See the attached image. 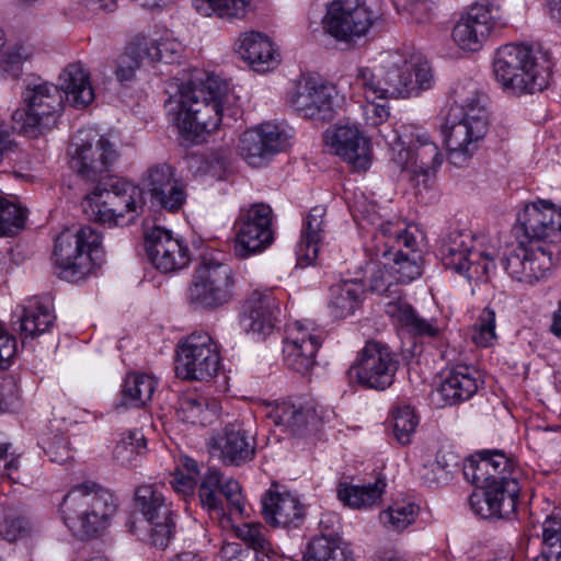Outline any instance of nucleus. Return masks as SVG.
Segmentation results:
<instances>
[{
    "mask_svg": "<svg viewBox=\"0 0 561 561\" xmlns=\"http://www.w3.org/2000/svg\"><path fill=\"white\" fill-rule=\"evenodd\" d=\"M228 87L216 76L197 72L169 99V114L184 141L198 145L222 119Z\"/></svg>",
    "mask_w": 561,
    "mask_h": 561,
    "instance_id": "f257e3e1",
    "label": "nucleus"
},
{
    "mask_svg": "<svg viewBox=\"0 0 561 561\" xmlns=\"http://www.w3.org/2000/svg\"><path fill=\"white\" fill-rule=\"evenodd\" d=\"M454 102L444 124L448 161L465 165L489 130L488 96L473 82L454 89Z\"/></svg>",
    "mask_w": 561,
    "mask_h": 561,
    "instance_id": "f03ea898",
    "label": "nucleus"
},
{
    "mask_svg": "<svg viewBox=\"0 0 561 561\" xmlns=\"http://www.w3.org/2000/svg\"><path fill=\"white\" fill-rule=\"evenodd\" d=\"M355 83L365 99L387 101L417 96L433 88L435 78L431 65L422 56L403 60L388 55L378 66L358 68Z\"/></svg>",
    "mask_w": 561,
    "mask_h": 561,
    "instance_id": "7ed1b4c3",
    "label": "nucleus"
},
{
    "mask_svg": "<svg viewBox=\"0 0 561 561\" xmlns=\"http://www.w3.org/2000/svg\"><path fill=\"white\" fill-rule=\"evenodd\" d=\"M493 72L503 90L514 94H534L545 90L551 78L548 55L523 44L501 46L494 56Z\"/></svg>",
    "mask_w": 561,
    "mask_h": 561,
    "instance_id": "20e7f679",
    "label": "nucleus"
},
{
    "mask_svg": "<svg viewBox=\"0 0 561 561\" xmlns=\"http://www.w3.org/2000/svg\"><path fill=\"white\" fill-rule=\"evenodd\" d=\"M117 506V499L110 490L96 483H83L65 495L60 512L72 535L85 540L108 527Z\"/></svg>",
    "mask_w": 561,
    "mask_h": 561,
    "instance_id": "39448f33",
    "label": "nucleus"
},
{
    "mask_svg": "<svg viewBox=\"0 0 561 561\" xmlns=\"http://www.w3.org/2000/svg\"><path fill=\"white\" fill-rule=\"evenodd\" d=\"M22 106L11 116L12 128L28 138H38L57 126L64 110V95L58 85L42 78L24 81Z\"/></svg>",
    "mask_w": 561,
    "mask_h": 561,
    "instance_id": "423d86ee",
    "label": "nucleus"
},
{
    "mask_svg": "<svg viewBox=\"0 0 561 561\" xmlns=\"http://www.w3.org/2000/svg\"><path fill=\"white\" fill-rule=\"evenodd\" d=\"M142 191L138 186L119 179H110L99 184L82 201V208L91 220L108 225L129 224L138 216L142 208Z\"/></svg>",
    "mask_w": 561,
    "mask_h": 561,
    "instance_id": "0eeeda50",
    "label": "nucleus"
},
{
    "mask_svg": "<svg viewBox=\"0 0 561 561\" xmlns=\"http://www.w3.org/2000/svg\"><path fill=\"white\" fill-rule=\"evenodd\" d=\"M102 237L90 226L67 228L55 240L53 260L58 276L68 282L82 279L91 263L100 259Z\"/></svg>",
    "mask_w": 561,
    "mask_h": 561,
    "instance_id": "6e6552de",
    "label": "nucleus"
},
{
    "mask_svg": "<svg viewBox=\"0 0 561 561\" xmlns=\"http://www.w3.org/2000/svg\"><path fill=\"white\" fill-rule=\"evenodd\" d=\"M234 286L236 274L230 265L204 256L187 289L188 304L195 310H215L233 299Z\"/></svg>",
    "mask_w": 561,
    "mask_h": 561,
    "instance_id": "1a4fd4ad",
    "label": "nucleus"
},
{
    "mask_svg": "<svg viewBox=\"0 0 561 561\" xmlns=\"http://www.w3.org/2000/svg\"><path fill=\"white\" fill-rule=\"evenodd\" d=\"M519 225H522L519 222ZM527 243L519 241L507 245L502 259V265L508 275L520 283L534 284L543 278L552 265V252L546 245L547 239H539L526 233L519 227Z\"/></svg>",
    "mask_w": 561,
    "mask_h": 561,
    "instance_id": "9d476101",
    "label": "nucleus"
},
{
    "mask_svg": "<svg viewBox=\"0 0 561 561\" xmlns=\"http://www.w3.org/2000/svg\"><path fill=\"white\" fill-rule=\"evenodd\" d=\"M234 254L248 259L264 252L275 239L273 210L265 203L242 207L234 222Z\"/></svg>",
    "mask_w": 561,
    "mask_h": 561,
    "instance_id": "9b49d317",
    "label": "nucleus"
},
{
    "mask_svg": "<svg viewBox=\"0 0 561 561\" xmlns=\"http://www.w3.org/2000/svg\"><path fill=\"white\" fill-rule=\"evenodd\" d=\"M220 354L216 342L205 332H194L176 352L175 373L185 380H210L219 370Z\"/></svg>",
    "mask_w": 561,
    "mask_h": 561,
    "instance_id": "f8f14e48",
    "label": "nucleus"
},
{
    "mask_svg": "<svg viewBox=\"0 0 561 561\" xmlns=\"http://www.w3.org/2000/svg\"><path fill=\"white\" fill-rule=\"evenodd\" d=\"M199 502L211 518L243 516L245 501L237 480L226 478L217 468H208L198 489Z\"/></svg>",
    "mask_w": 561,
    "mask_h": 561,
    "instance_id": "ddd939ff",
    "label": "nucleus"
},
{
    "mask_svg": "<svg viewBox=\"0 0 561 561\" xmlns=\"http://www.w3.org/2000/svg\"><path fill=\"white\" fill-rule=\"evenodd\" d=\"M375 22L371 10L358 0H334L323 19L325 32L339 42L352 43L369 32Z\"/></svg>",
    "mask_w": 561,
    "mask_h": 561,
    "instance_id": "4468645a",
    "label": "nucleus"
},
{
    "mask_svg": "<svg viewBox=\"0 0 561 561\" xmlns=\"http://www.w3.org/2000/svg\"><path fill=\"white\" fill-rule=\"evenodd\" d=\"M443 265L458 274L472 277L473 274H489L494 265V255L486 251L473 250L470 233L453 231L444 238L439 248Z\"/></svg>",
    "mask_w": 561,
    "mask_h": 561,
    "instance_id": "2eb2a0df",
    "label": "nucleus"
},
{
    "mask_svg": "<svg viewBox=\"0 0 561 561\" xmlns=\"http://www.w3.org/2000/svg\"><path fill=\"white\" fill-rule=\"evenodd\" d=\"M398 365L387 345L373 341L366 343L351 371L365 388L385 390L393 383Z\"/></svg>",
    "mask_w": 561,
    "mask_h": 561,
    "instance_id": "dca6fc26",
    "label": "nucleus"
},
{
    "mask_svg": "<svg viewBox=\"0 0 561 561\" xmlns=\"http://www.w3.org/2000/svg\"><path fill=\"white\" fill-rule=\"evenodd\" d=\"M337 91L331 83L316 78L299 81L289 96V104L301 117L329 121L333 117Z\"/></svg>",
    "mask_w": 561,
    "mask_h": 561,
    "instance_id": "f3484780",
    "label": "nucleus"
},
{
    "mask_svg": "<svg viewBox=\"0 0 561 561\" xmlns=\"http://www.w3.org/2000/svg\"><path fill=\"white\" fill-rule=\"evenodd\" d=\"M519 491L516 478H502V481L474 491L469 496V505L482 518H510L516 512Z\"/></svg>",
    "mask_w": 561,
    "mask_h": 561,
    "instance_id": "a211bd4d",
    "label": "nucleus"
},
{
    "mask_svg": "<svg viewBox=\"0 0 561 561\" xmlns=\"http://www.w3.org/2000/svg\"><path fill=\"white\" fill-rule=\"evenodd\" d=\"M322 341V332L311 323L295 321L288 327L283 348L285 365L298 374H308L316 365V354Z\"/></svg>",
    "mask_w": 561,
    "mask_h": 561,
    "instance_id": "6ab92c4d",
    "label": "nucleus"
},
{
    "mask_svg": "<svg viewBox=\"0 0 561 561\" xmlns=\"http://www.w3.org/2000/svg\"><path fill=\"white\" fill-rule=\"evenodd\" d=\"M145 248L151 264L162 273L182 270L191 261L190 250L183 240L160 226L145 231Z\"/></svg>",
    "mask_w": 561,
    "mask_h": 561,
    "instance_id": "aec40b11",
    "label": "nucleus"
},
{
    "mask_svg": "<svg viewBox=\"0 0 561 561\" xmlns=\"http://www.w3.org/2000/svg\"><path fill=\"white\" fill-rule=\"evenodd\" d=\"M288 145V134L274 123H263L244 131L239 140L241 157L252 167H261Z\"/></svg>",
    "mask_w": 561,
    "mask_h": 561,
    "instance_id": "412c9836",
    "label": "nucleus"
},
{
    "mask_svg": "<svg viewBox=\"0 0 561 561\" xmlns=\"http://www.w3.org/2000/svg\"><path fill=\"white\" fill-rule=\"evenodd\" d=\"M71 167L84 181L103 183L108 178L112 165L117 159L114 146L100 137L94 144H73Z\"/></svg>",
    "mask_w": 561,
    "mask_h": 561,
    "instance_id": "4be33fe9",
    "label": "nucleus"
},
{
    "mask_svg": "<svg viewBox=\"0 0 561 561\" xmlns=\"http://www.w3.org/2000/svg\"><path fill=\"white\" fill-rule=\"evenodd\" d=\"M325 144L356 171H366L371 162L370 141L355 125H334L325 130Z\"/></svg>",
    "mask_w": 561,
    "mask_h": 561,
    "instance_id": "5701e85b",
    "label": "nucleus"
},
{
    "mask_svg": "<svg viewBox=\"0 0 561 561\" xmlns=\"http://www.w3.org/2000/svg\"><path fill=\"white\" fill-rule=\"evenodd\" d=\"M208 447L227 466H241L255 455V439L241 423L227 424L209 438Z\"/></svg>",
    "mask_w": 561,
    "mask_h": 561,
    "instance_id": "b1692460",
    "label": "nucleus"
},
{
    "mask_svg": "<svg viewBox=\"0 0 561 561\" xmlns=\"http://www.w3.org/2000/svg\"><path fill=\"white\" fill-rule=\"evenodd\" d=\"M493 26L492 4L488 0L476 2L455 24L451 38L460 49L478 51Z\"/></svg>",
    "mask_w": 561,
    "mask_h": 561,
    "instance_id": "393cba45",
    "label": "nucleus"
},
{
    "mask_svg": "<svg viewBox=\"0 0 561 561\" xmlns=\"http://www.w3.org/2000/svg\"><path fill=\"white\" fill-rule=\"evenodd\" d=\"M278 312L271 290H254L242 307L240 322L247 332L266 336L273 331Z\"/></svg>",
    "mask_w": 561,
    "mask_h": 561,
    "instance_id": "a878e982",
    "label": "nucleus"
},
{
    "mask_svg": "<svg viewBox=\"0 0 561 561\" xmlns=\"http://www.w3.org/2000/svg\"><path fill=\"white\" fill-rule=\"evenodd\" d=\"M517 220L531 237L548 239L551 243L561 238V207L554 208L549 202L539 201L526 206Z\"/></svg>",
    "mask_w": 561,
    "mask_h": 561,
    "instance_id": "bb28decb",
    "label": "nucleus"
},
{
    "mask_svg": "<svg viewBox=\"0 0 561 561\" xmlns=\"http://www.w3.org/2000/svg\"><path fill=\"white\" fill-rule=\"evenodd\" d=\"M263 515L267 524L299 527L305 519V506L290 492L268 491L262 499Z\"/></svg>",
    "mask_w": 561,
    "mask_h": 561,
    "instance_id": "cd10ccee",
    "label": "nucleus"
},
{
    "mask_svg": "<svg viewBox=\"0 0 561 561\" xmlns=\"http://www.w3.org/2000/svg\"><path fill=\"white\" fill-rule=\"evenodd\" d=\"M236 51L256 72L270 71L279 62L273 43L260 32L243 33L237 42Z\"/></svg>",
    "mask_w": 561,
    "mask_h": 561,
    "instance_id": "c85d7f7f",
    "label": "nucleus"
},
{
    "mask_svg": "<svg viewBox=\"0 0 561 561\" xmlns=\"http://www.w3.org/2000/svg\"><path fill=\"white\" fill-rule=\"evenodd\" d=\"M478 373L467 366L453 367L440 382L437 392L446 404L454 405L470 399L479 389Z\"/></svg>",
    "mask_w": 561,
    "mask_h": 561,
    "instance_id": "c756f323",
    "label": "nucleus"
},
{
    "mask_svg": "<svg viewBox=\"0 0 561 561\" xmlns=\"http://www.w3.org/2000/svg\"><path fill=\"white\" fill-rule=\"evenodd\" d=\"M325 207L314 206L309 211L301 230V239L296 247L297 265L306 267L318 257L319 244L323 239Z\"/></svg>",
    "mask_w": 561,
    "mask_h": 561,
    "instance_id": "7c9ffc66",
    "label": "nucleus"
},
{
    "mask_svg": "<svg viewBox=\"0 0 561 561\" xmlns=\"http://www.w3.org/2000/svg\"><path fill=\"white\" fill-rule=\"evenodd\" d=\"M385 313L403 325L410 333L421 337H437L442 330L435 319L420 317L403 297H396L385 302Z\"/></svg>",
    "mask_w": 561,
    "mask_h": 561,
    "instance_id": "2f4dec72",
    "label": "nucleus"
},
{
    "mask_svg": "<svg viewBox=\"0 0 561 561\" xmlns=\"http://www.w3.org/2000/svg\"><path fill=\"white\" fill-rule=\"evenodd\" d=\"M58 79V88L72 106L82 108L94 100L90 75L82 64H69L59 75Z\"/></svg>",
    "mask_w": 561,
    "mask_h": 561,
    "instance_id": "473e14b6",
    "label": "nucleus"
},
{
    "mask_svg": "<svg viewBox=\"0 0 561 561\" xmlns=\"http://www.w3.org/2000/svg\"><path fill=\"white\" fill-rule=\"evenodd\" d=\"M377 255L388 259L399 248L415 250L416 236L403 222L386 221L380 224L375 233Z\"/></svg>",
    "mask_w": 561,
    "mask_h": 561,
    "instance_id": "72a5a7b5",
    "label": "nucleus"
},
{
    "mask_svg": "<svg viewBox=\"0 0 561 561\" xmlns=\"http://www.w3.org/2000/svg\"><path fill=\"white\" fill-rule=\"evenodd\" d=\"M219 407L215 400L197 393H186L180 398L176 414L178 417L193 425L206 426L218 416Z\"/></svg>",
    "mask_w": 561,
    "mask_h": 561,
    "instance_id": "f704fd0d",
    "label": "nucleus"
},
{
    "mask_svg": "<svg viewBox=\"0 0 561 561\" xmlns=\"http://www.w3.org/2000/svg\"><path fill=\"white\" fill-rule=\"evenodd\" d=\"M55 316L51 312V305L48 299L45 301H30L23 308V312L19 318V328L16 329L22 339L36 337L53 327Z\"/></svg>",
    "mask_w": 561,
    "mask_h": 561,
    "instance_id": "c9c22d12",
    "label": "nucleus"
},
{
    "mask_svg": "<svg viewBox=\"0 0 561 561\" xmlns=\"http://www.w3.org/2000/svg\"><path fill=\"white\" fill-rule=\"evenodd\" d=\"M157 381L145 373L128 374L124 379L121 400L115 409L144 408L151 400Z\"/></svg>",
    "mask_w": 561,
    "mask_h": 561,
    "instance_id": "e433bc0d",
    "label": "nucleus"
},
{
    "mask_svg": "<svg viewBox=\"0 0 561 561\" xmlns=\"http://www.w3.org/2000/svg\"><path fill=\"white\" fill-rule=\"evenodd\" d=\"M364 286L356 280H345L330 287L329 307L336 318H346L355 312L364 298Z\"/></svg>",
    "mask_w": 561,
    "mask_h": 561,
    "instance_id": "4c0bfd02",
    "label": "nucleus"
},
{
    "mask_svg": "<svg viewBox=\"0 0 561 561\" xmlns=\"http://www.w3.org/2000/svg\"><path fill=\"white\" fill-rule=\"evenodd\" d=\"M135 501L138 510L148 523L167 520L173 514L171 503L168 502L162 489L158 485H140L135 492Z\"/></svg>",
    "mask_w": 561,
    "mask_h": 561,
    "instance_id": "58836bf2",
    "label": "nucleus"
},
{
    "mask_svg": "<svg viewBox=\"0 0 561 561\" xmlns=\"http://www.w3.org/2000/svg\"><path fill=\"white\" fill-rule=\"evenodd\" d=\"M275 424L284 426L289 433L301 436L316 421V411L309 407L291 402L278 403L271 413Z\"/></svg>",
    "mask_w": 561,
    "mask_h": 561,
    "instance_id": "ea45409f",
    "label": "nucleus"
},
{
    "mask_svg": "<svg viewBox=\"0 0 561 561\" xmlns=\"http://www.w3.org/2000/svg\"><path fill=\"white\" fill-rule=\"evenodd\" d=\"M305 558L306 561H355L352 550L335 535L313 537Z\"/></svg>",
    "mask_w": 561,
    "mask_h": 561,
    "instance_id": "a19ab883",
    "label": "nucleus"
},
{
    "mask_svg": "<svg viewBox=\"0 0 561 561\" xmlns=\"http://www.w3.org/2000/svg\"><path fill=\"white\" fill-rule=\"evenodd\" d=\"M420 257L417 247L415 250L397 249L388 259H385L389 276L392 277L397 285L414 280L422 274L419 263Z\"/></svg>",
    "mask_w": 561,
    "mask_h": 561,
    "instance_id": "79ce46f5",
    "label": "nucleus"
},
{
    "mask_svg": "<svg viewBox=\"0 0 561 561\" xmlns=\"http://www.w3.org/2000/svg\"><path fill=\"white\" fill-rule=\"evenodd\" d=\"M385 488L386 483L381 479L373 484L364 485L341 483L337 489V497L345 505L353 508L370 507L380 500Z\"/></svg>",
    "mask_w": 561,
    "mask_h": 561,
    "instance_id": "37998d69",
    "label": "nucleus"
},
{
    "mask_svg": "<svg viewBox=\"0 0 561 561\" xmlns=\"http://www.w3.org/2000/svg\"><path fill=\"white\" fill-rule=\"evenodd\" d=\"M389 145L391 163L401 173L405 174L416 168L412 127H403L400 133L396 131Z\"/></svg>",
    "mask_w": 561,
    "mask_h": 561,
    "instance_id": "c03bdc74",
    "label": "nucleus"
},
{
    "mask_svg": "<svg viewBox=\"0 0 561 561\" xmlns=\"http://www.w3.org/2000/svg\"><path fill=\"white\" fill-rule=\"evenodd\" d=\"M146 36H136L126 47L125 53L119 57L115 75L118 81L133 80L136 70L147 62Z\"/></svg>",
    "mask_w": 561,
    "mask_h": 561,
    "instance_id": "a18cd8bd",
    "label": "nucleus"
},
{
    "mask_svg": "<svg viewBox=\"0 0 561 561\" xmlns=\"http://www.w3.org/2000/svg\"><path fill=\"white\" fill-rule=\"evenodd\" d=\"M146 450V439L139 431H130L123 434L117 442L113 458L122 467H130L136 465L138 458Z\"/></svg>",
    "mask_w": 561,
    "mask_h": 561,
    "instance_id": "49530a36",
    "label": "nucleus"
},
{
    "mask_svg": "<svg viewBox=\"0 0 561 561\" xmlns=\"http://www.w3.org/2000/svg\"><path fill=\"white\" fill-rule=\"evenodd\" d=\"M457 467V459L450 453L438 451L434 461L423 467L421 478L428 486L446 484L454 468Z\"/></svg>",
    "mask_w": 561,
    "mask_h": 561,
    "instance_id": "de8ad7c7",
    "label": "nucleus"
},
{
    "mask_svg": "<svg viewBox=\"0 0 561 561\" xmlns=\"http://www.w3.org/2000/svg\"><path fill=\"white\" fill-rule=\"evenodd\" d=\"M248 0H196L195 8L204 15L210 12L217 14L220 19L232 21L243 19L248 11Z\"/></svg>",
    "mask_w": 561,
    "mask_h": 561,
    "instance_id": "09e8293b",
    "label": "nucleus"
},
{
    "mask_svg": "<svg viewBox=\"0 0 561 561\" xmlns=\"http://www.w3.org/2000/svg\"><path fill=\"white\" fill-rule=\"evenodd\" d=\"M413 145L415 149V160L417 168L436 170L443 163V154L438 147L430 140L426 133L417 128H412Z\"/></svg>",
    "mask_w": 561,
    "mask_h": 561,
    "instance_id": "8fccbe9b",
    "label": "nucleus"
},
{
    "mask_svg": "<svg viewBox=\"0 0 561 561\" xmlns=\"http://www.w3.org/2000/svg\"><path fill=\"white\" fill-rule=\"evenodd\" d=\"M175 178V169L168 163H158L149 167L142 175V187L149 196H160L163 188L178 181Z\"/></svg>",
    "mask_w": 561,
    "mask_h": 561,
    "instance_id": "3c124183",
    "label": "nucleus"
},
{
    "mask_svg": "<svg viewBox=\"0 0 561 561\" xmlns=\"http://www.w3.org/2000/svg\"><path fill=\"white\" fill-rule=\"evenodd\" d=\"M25 219V209L0 193V236L18 233L24 227Z\"/></svg>",
    "mask_w": 561,
    "mask_h": 561,
    "instance_id": "603ef678",
    "label": "nucleus"
},
{
    "mask_svg": "<svg viewBox=\"0 0 561 561\" xmlns=\"http://www.w3.org/2000/svg\"><path fill=\"white\" fill-rule=\"evenodd\" d=\"M236 536L254 551L268 556L272 545L266 536V528L261 523H243L233 527Z\"/></svg>",
    "mask_w": 561,
    "mask_h": 561,
    "instance_id": "864d4df0",
    "label": "nucleus"
},
{
    "mask_svg": "<svg viewBox=\"0 0 561 561\" xmlns=\"http://www.w3.org/2000/svg\"><path fill=\"white\" fill-rule=\"evenodd\" d=\"M542 540L546 550L535 561H561V520L547 517L542 524Z\"/></svg>",
    "mask_w": 561,
    "mask_h": 561,
    "instance_id": "5fc2aeb1",
    "label": "nucleus"
},
{
    "mask_svg": "<svg viewBox=\"0 0 561 561\" xmlns=\"http://www.w3.org/2000/svg\"><path fill=\"white\" fill-rule=\"evenodd\" d=\"M419 419L409 405L397 407L392 412L393 435L398 443L408 445L415 433Z\"/></svg>",
    "mask_w": 561,
    "mask_h": 561,
    "instance_id": "6e6d98bb",
    "label": "nucleus"
},
{
    "mask_svg": "<svg viewBox=\"0 0 561 561\" xmlns=\"http://www.w3.org/2000/svg\"><path fill=\"white\" fill-rule=\"evenodd\" d=\"M417 507L412 504H396L380 513V522L390 531H402L411 525L416 516Z\"/></svg>",
    "mask_w": 561,
    "mask_h": 561,
    "instance_id": "4d7b16f0",
    "label": "nucleus"
},
{
    "mask_svg": "<svg viewBox=\"0 0 561 561\" xmlns=\"http://www.w3.org/2000/svg\"><path fill=\"white\" fill-rule=\"evenodd\" d=\"M496 314L493 309L485 307L480 312L476 323L472 327V341L481 347L493 345L496 340L495 333Z\"/></svg>",
    "mask_w": 561,
    "mask_h": 561,
    "instance_id": "13d9d810",
    "label": "nucleus"
},
{
    "mask_svg": "<svg viewBox=\"0 0 561 561\" xmlns=\"http://www.w3.org/2000/svg\"><path fill=\"white\" fill-rule=\"evenodd\" d=\"M186 197V186L182 180H178L163 188L162 195L151 196L150 203L153 207H159L170 213H175L182 208Z\"/></svg>",
    "mask_w": 561,
    "mask_h": 561,
    "instance_id": "bf43d9fd",
    "label": "nucleus"
},
{
    "mask_svg": "<svg viewBox=\"0 0 561 561\" xmlns=\"http://www.w3.org/2000/svg\"><path fill=\"white\" fill-rule=\"evenodd\" d=\"M147 42V62L164 61L173 62L181 53V45L175 41L165 39L157 42L146 36Z\"/></svg>",
    "mask_w": 561,
    "mask_h": 561,
    "instance_id": "052dcab7",
    "label": "nucleus"
},
{
    "mask_svg": "<svg viewBox=\"0 0 561 561\" xmlns=\"http://www.w3.org/2000/svg\"><path fill=\"white\" fill-rule=\"evenodd\" d=\"M488 470L489 465L488 461H485L482 451L466 459L462 468L465 479L481 490L485 489L486 482L490 480Z\"/></svg>",
    "mask_w": 561,
    "mask_h": 561,
    "instance_id": "680f3d73",
    "label": "nucleus"
},
{
    "mask_svg": "<svg viewBox=\"0 0 561 561\" xmlns=\"http://www.w3.org/2000/svg\"><path fill=\"white\" fill-rule=\"evenodd\" d=\"M369 288L371 291L377 293L383 297V305L390 299L402 297L397 284L388 274V265L385 262L383 267H378L369 279Z\"/></svg>",
    "mask_w": 561,
    "mask_h": 561,
    "instance_id": "e2e57ef3",
    "label": "nucleus"
},
{
    "mask_svg": "<svg viewBox=\"0 0 561 561\" xmlns=\"http://www.w3.org/2000/svg\"><path fill=\"white\" fill-rule=\"evenodd\" d=\"M32 55V47L25 44H14L7 48H0V67L5 71L18 75L20 65Z\"/></svg>",
    "mask_w": 561,
    "mask_h": 561,
    "instance_id": "0e129e2a",
    "label": "nucleus"
},
{
    "mask_svg": "<svg viewBox=\"0 0 561 561\" xmlns=\"http://www.w3.org/2000/svg\"><path fill=\"white\" fill-rule=\"evenodd\" d=\"M149 541L152 546L165 549L174 535L175 524L172 516L167 520L149 522Z\"/></svg>",
    "mask_w": 561,
    "mask_h": 561,
    "instance_id": "69168bd1",
    "label": "nucleus"
},
{
    "mask_svg": "<svg viewBox=\"0 0 561 561\" xmlns=\"http://www.w3.org/2000/svg\"><path fill=\"white\" fill-rule=\"evenodd\" d=\"M42 448L51 462L62 465L71 457L68 439L64 435L42 439Z\"/></svg>",
    "mask_w": 561,
    "mask_h": 561,
    "instance_id": "338daca9",
    "label": "nucleus"
},
{
    "mask_svg": "<svg viewBox=\"0 0 561 561\" xmlns=\"http://www.w3.org/2000/svg\"><path fill=\"white\" fill-rule=\"evenodd\" d=\"M28 533L30 523L24 517L5 519L4 523L0 526L1 537L10 542L26 537Z\"/></svg>",
    "mask_w": 561,
    "mask_h": 561,
    "instance_id": "774afa93",
    "label": "nucleus"
}]
</instances>
